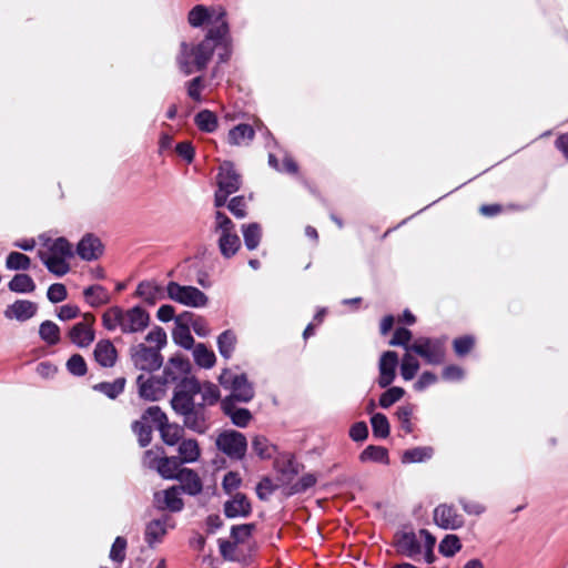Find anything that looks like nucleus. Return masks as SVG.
Masks as SVG:
<instances>
[{
  "label": "nucleus",
  "instance_id": "nucleus-1",
  "mask_svg": "<svg viewBox=\"0 0 568 568\" xmlns=\"http://www.w3.org/2000/svg\"><path fill=\"white\" fill-rule=\"evenodd\" d=\"M217 52V63H226L232 55V37L230 27L210 28L204 38L197 43L182 41L175 62L184 75L202 72L207 68L214 51Z\"/></svg>",
  "mask_w": 568,
  "mask_h": 568
},
{
  "label": "nucleus",
  "instance_id": "nucleus-2",
  "mask_svg": "<svg viewBox=\"0 0 568 568\" xmlns=\"http://www.w3.org/2000/svg\"><path fill=\"white\" fill-rule=\"evenodd\" d=\"M150 324V314L140 305L129 310L111 306L102 314V325L106 331L120 328L123 334L143 332Z\"/></svg>",
  "mask_w": 568,
  "mask_h": 568
},
{
  "label": "nucleus",
  "instance_id": "nucleus-3",
  "mask_svg": "<svg viewBox=\"0 0 568 568\" xmlns=\"http://www.w3.org/2000/svg\"><path fill=\"white\" fill-rule=\"evenodd\" d=\"M173 412L182 418L183 427L203 435L211 427V414L206 406L195 400L171 405Z\"/></svg>",
  "mask_w": 568,
  "mask_h": 568
},
{
  "label": "nucleus",
  "instance_id": "nucleus-4",
  "mask_svg": "<svg viewBox=\"0 0 568 568\" xmlns=\"http://www.w3.org/2000/svg\"><path fill=\"white\" fill-rule=\"evenodd\" d=\"M219 383L231 392L225 398L231 402L250 403L255 396L254 384L248 381L245 373H235L231 368H224L219 376Z\"/></svg>",
  "mask_w": 568,
  "mask_h": 568
},
{
  "label": "nucleus",
  "instance_id": "nucleus-5",
  "mask_svg": "<svg viewBox=\"0 0 568 568\" xmlns=\"http://www.w3.org/2000/svg\"><path fill=\"white\" fill-rule=\"evenodd\" d=\"M143 419L151 420L155 425L166 445L174 446L182 440L185 427L169 423L166 414L159 406L148 407L143 413Z\"/></svg>",
  "mask_w": 568,
  "mask_h": 568
},
{
  "label": "nucleus",
  "instance_id": "nucleus-6",
  "mask_svg": "<svg viewBox=\"0 0 568 568\" xmlns=\"http://www.w3.org/2000/svg\"><path fill=\"white\" fill-rule=\"evenodd\" d=\"M446 337H419L409 347L429 365H440L446 356Z\"/></svg>",
  "mask_w": 568,
  "mask_h": 568
},
{
  "label": "nucleus",
  "instance_id": "nucleus-7",
  "mask_svg": "<svg viewBox=\"0 0 568 568\" xmlns=\"http://www.w3.org/2000/svg\"><path fill=\"white\" fill-rule=\"evenodd\" d=\"M226 16V10L221 6L196 4L189 11L187 22L192 28H202L205 24H212L211 28H220L224 24L230 27Z\"/></svg>",
  "mask_w": 568,
  "mask_h": 568
},
{
  "label": "nucleus",
  "instance_id": "nucleus-8",
  "mask_svg": "<svg viewBox=\"0 0 568 568\" xmlns=\"http://www.w3.org/2000/svg\"><path fill=\"white\" fill-rule=\"evenodd\" d=\"M216 448L232 460H242L247 452V439L244 434L225 429L215 439Z\"/></svg>",
  "mask_w": 568,
  "mask_h": 568
},
{
  "label": "nucleus",
  "instance_id": "nucleus-9",
  "mask_svg": "<svg viewBox=\"0 0 568 568\" xmlns=\"http://www.w3.org/2000/svg\"><path fill=\"white\" fill-rule=\"evenodd\" d=\"M166 293L170 300L189 307H204L209 302V297L199 288L176 282H169Z\"/></svg>",
  "mask_w": 568,
  "mask_h": 568
},
{
  "label": "nucleus",
  "instance_id": "nucleus-10",
  "mask_svg": "<svg viewBox=\"0 0 568 568\" xmlns=\"http://www.w3.org/2000/svg\"><path fill=\"white\" fill-rule=\"evenodd\" d=\"M131 357L138 369L149 373L158 371L163 365V356L159 349L143 343L132 348Z\"/></svg>",
  "mask_w": 568,
  "mask_h": 568
},
{
  "label": "nucleus",
  "instance_id": "nucleus-11",
  "mask_svg": "<svg viewBox=\"0 0 568 568\" xmlns=\"http://www.w3.org/2000/svg\"><path fill=\"white\" fill-rule=\"evenodd\" d=\"M83 322L74 324L69 331L70 341L80 348L88 347L95 338L93 324L95 317L92 313L83 314Z\"/></svg>",
  "mask_w": 568,
  "mask_h": 568
},
{
  "label": "nucleus",
  "instance_id": "nucleus-12",
  "mask_svg": "<svg viewBox=\"0 0 568 568\" xmlns=\"http://www.w3.org/2000/svg\"><path fill=\"white\" fill-rule=\"evenodd\" d=\"M202 390V383L195 376L183 375L173 390L171 405L195 400V396Z\"/></svg>",
  "mask_w": 568,
  "mask_h": 568
},
{
  "label": "nucleus",
  "instance_id": "nucleus-13",
  "mask_svg": "<svg viewBox=\"0 0 568 568\" xmlns=\"http://www.w3.org/2000/svg\"><path fill=\"white\" fill-rule=\"evenodd\" d=\"M398 361V355L394 351H386L381 355L378 362V377L376 379L381 388H387L395 381Z\"/></svg>",
  "mask_w": 568,
  "mask_h": 568
},
{
  "label": "nucleus",
  "instance_id": "nucleus-14",
  "mask_svg": "<svg viewBox=\"0 0 568 568\" xmlns=\"http://www.w3.org/2000/svg\"><path fill=\"white\" fill-rule=\"evenodd\" d=\"M217 189L233 194L237 192L242 185L241 174L235 170L231 161H224L216 175Z\"/></svg>",
  "mask_w": 568,
  "mask_h": 568
},
{
  "label": "nucleus",
  "instance_id": "nucleus-15",
  "mask_svg": "<svg viewBox=\"0 0 568 568\" xmlns=\"http://www.w3.org/2000/svg\"><path fill=\"white\" fill-rule=\"evenodd\" d=\"M139 396L144 400L156 402L165 394V384L159 376L145 377L143 374L136 377Z\"/></svg>",
  "mask_w": 568,
  "mask_h": 568
},
{
  "label": "nucleus",
  "instance_id": "nucleus-16",
  "mask_svg": "<svg viewBox=\"0 0 568 568\" xmlns=\"http://www.w3.org/2000/svg\"><path fill=\"white\" fill-rule=\"evenodd\" d=\"M434 520L443 529L457 530L464 526V518L453 505L440 504L434 509Z\"/></svg>",
  "mask_w": 568,
  "mask_h": 568
},
{
  "label": "nucleus",
  "instance_id": "nucleus-17",
  "mask_svg": "<svg viewBox=\"0 0 568 568\" xmlns=\"http://www.w3.org/2000/svg\"><path fill=\"white\" fill-rule=\"evenodd\" d=\"M153 504L161 511L179 513L184 507V501L180 497V488L176 486L154 493Z\"/></svg>",
  "mask_w": 568,
  "mask_h": 568
},
{
  "label": "nucleus",
  "instance_id": "nucleus-18",
  "mask_svg": "<svg viewBox=\"0 0 568 568\" xmlns=\"http://www.w3.org/2000/svg\"><path fill=\"white\" fill-rule=\"evenodd\" d=\"M191 368L192 366L187 358L175 355L168 361L163 369V375L159 377L165 385L178 383L183 375L191 373Z\"/></svg>",
  "mask_w": 568,
  "mask_h": 568
},
{
  "label": "nucleus",
  "instance_id": "nucleus-19",
  "mask_svg": "<svg viewBox=\"0 0 568 568\" xmlns=\"http://www.w3.org/2000/svg\"><path fill=\"white\" fill-rule=\"evenodd\" d=\"M223 513L229 519L247 518L252 514V505L245 494L235 493L224 503Z\"/></svg>",
  "mask_w": 568,
  "mask_h": 568
},
{
  "label": "nucleus",
  "instance_id": "nucleus-20",
  "mask_svg": "<svg viewBox=\"0 0 568 568\" xmlns=\"http://www.w3.org/2000/svg\"><path fill=\"white\" fill-rule=\"evenodd\" d=\"M394 545L397 552L408 558H415L422 552L420 542L414 531H398Z\"/></svg>",
  "mask_w": 568,
  "mask_h": 568
},
{
  "label": "nucleus",
  "instance_id": "nucleus-21",
  "mask_svg": "<svg viewBox=\"0 0 568 568\" xmlns=\"http://www.w3.org/2000/svg\"><path fill=\"white\" fill-rule=\"evenodd\" d=\"M221 409L230 417L233 425L245 428L253 418L252 413L247 408L236 407L235 402H231V398H223L221 400Z\"/></svg>",
  "mask_w": 568,
  "mask_h": 568
},
{
  "label": "nucleus",
  "instance_id": "nucleus-22",
  "mask_svg": "<svg viewBox=\"0 0 568 568\" xmlns=\"http://www.w3.org/2000/svg\"><path fill=\"white\" fill-rule=\"evenodd\" d=\"M103 253V245L93 234L84 235L77 245V254L84 261L98 260Z\"/></svg>",
  "mask_w": 568,
  "mask_h": 568
},
{
  "label": "nucleus",
  "instance_id": "nucleus-23",
  "mask_svg": "<svg viewBox=\"0 0 568 568\" xmlns=\"http://www.w3.org/2000/svg\"><path fill=\"white\" fill-rule=\"evenodd\" d=\"M172 518L169 515H163L161 518L153 519L146 524L144 539L149 547H153L156 542L161 541L162 537L166 534V527H173L170 524Z\"/></svg>",
  "mask_w": 568,
  "mask_h": 568
},
{
  "label": "nucleus",
  "instance_id": "nucleus-24",
  "mask_svg": "<svg viewBox=\"0 0 568 568\" xmlns=\"http://www.w3.org/2000/svg\"><path fill=\"white\" fill-rule=\"evenodd\" d=\"M93 356L100 366L110 368L116 363L118 351L110 339H101L95 344Z\"/></svg>",
  "mask_w": 568,
  "mask_h": 568
},
{
  "label": "nucleus",
  "instance_id": "nucleus-25",
  "mask_svg": "<svg viewBox=\"0 0 568 568\" xmlns=\"http://www.w3.org/2000/svg\"><path fill=\"white\" fill-rule=\"evenodd\" d=\"M38 305L34 302L27 300H18L9 305L4 311L7 318H16L17 321L24 322L36 315Z\"/></svg>",
  "mask_w": 568,
  "mask_h": 568
},
{
  "label": "nucleus",
  "instance_id": "nucleus-26",
  "mask_svg": "<svg viewBox=\"0 0 568 568\" xmlns=\"http://www.w3.org/2000/svg\"><path fill=\"white\" fill-rule=\"evenodd\" d=\"M181 483L179 487L183 493L190 496L199 495L203 489V484L197 473L191 468H181L176 478Z\"/></svg>",
  "mask_w": 568,
  "mask_h": 568
},
{
  "label": "nucleus",
  "instance_id": "nucleus-27",
  "mask_svg": "<svg viewBox=\"0 0 568 568\" xmlns=\"http://www.w3.org/2000/svg\"><path fill=\"white\" fill-rule=\"evenodd\" d=\"M181 465V460L176 456L161 458L153 457L150 463V467L155 468L164 479H176Z\"/></svg>",
  "mask_w": 568,
  "mask_h": 568
},
{
  "label": "nucleus",
  "instance_id": "nucleus-28",
  "mask_svg": "<svg viewBox=\"0 0 568 568\" xmlns=\"http://www.w3.org/2000/svg\"><path fill=\"white\" fill-rule=\"evenodd\" d=\"M135 295L141 297L150 306L155 305L159 300L164 297L162 286L153 281L140 282Z\"/></svg>",
  "mask_w": 568,
  "mask_h": 568
},
{
  "label": "nucleus",
  "instance_id": "nucleus-29",
  "mask_svg": "<svg viewBox=\"0 0 568 568\" xmlns=\"http://www.w3.org/2000/svg\"><path fill=\"white\" fill-rule=\"evenodd\" d=\"M83 297L85 303L93 308L105 305L110 303L111 300L108 290L100 284H93L85 287L83 290Z\"/></svg>",
  "mask_w": 568,
  "mask_h": 568
},
{
  "label": "nucleus",
  "instance_id": "nucleus-30",
  "mask_svg": "<svg viewBox=\"0 0 568 568\" xmlns=\"http://www.w3.org/2000/svg\"><path fill=\"white\" fill-rule=\"evenodd\" d=\"M179 456H176L181 464L195 463L201 455L199 443L194 438L182 439L178 446Z\"/></svg>",
  "mask_w": 568,
  "mask_h": 568
},
{
  "label": "nucleus",
  "instance_id": "nucleus-31",
  "mask_svg": "<svg viewBox=\"0 0 568 568\" xmlns=\"http://www.w3.org/2000/svg\"><path fill=\"white\" fill-rule=\"evenodd\" d=\"M48 247V255L70 260L74 256L72 244L63 236L53 241L48 239L44 242Z\"/></svg>",
  "mask_w": 568,
  "mask_h": 568
},
{
  "label": "nucleus",
  "instance_id": "nucleus-32",
  "mask_svg": "<svg viewBox=\"0 0 568 568\" xmlns=\"http://www.w3.org/2000/svg\"><path fill=\"white\" fill-rule=\"evenodd\" d=\"M39 257L48 271L55 276H63L70 271L68 260L48 255L47 252L39 251Z\"/></svg>",
  "mask_w": 568,
  "mask_h": 568
},
{
  "label": "nucleus",
  "instance_id": "nucleus-33",
  "mask_svg": "<svg viewBox=\"0 0 568 568\" xmlns=\"http://www.w3.org/2000/svg\"><path fill=\"white\" fill-rule=\"evenodd\" d=\"M126 379L118 377L113 382H101L94 384L92 389L105 395L110 399H115L124 392Z\"/></svg>",
  "mask_w": 568,
  "mask_h": 568
},
{
  "label": "nucleus",
  "instance_id": "nucleus-34",
  "mask_svg": "<svg viewBox=\"0 0 568 568\" xmlns=\"http://www.w3.org/2000/svg\"><path fill=\"white\" fill-rule=\"evenodd\" d=\"M254 136L255 131L252 125L240 123L229 131L227 141L232 145H241L245 141H252Z\"/></svg>",
  "mask_w": 568,
  "mask_h": 568
},
{
  "label": "nucleus",
  "instance_id": "nucleus-35",
  "mask_svg": "<svg viewBox=\"0 0 568 568\" xmlns=\"http://www.w3.org/2000/svg\"><path fill=\"white\" fill-rule=\"evenodd\" d=\"M362 463L373 462L383 465L389 464L388 449L383 446L368 445L358 456Z\"/></svg>",
  "mask_w": 568,
  "mask_h": 568
},
{
  "label": "nucleus",
  "instance_id": "nucleus-36",
  "mask_svg": "<svg viewBox=\"0 0 568 568\" xmlns=\"http://www.w3.org/2000/svg\"><path fill=\"white\" fill-rule=\"evenodd\" d=\"M434 456V448L432 446H418L406 449L402 455L403 464L424 463Z\"/></svg>",
  "mask_w": 568,
  "mask_h": 568
},
{
  "label": "nucleus",
  "instance_id": "nucleus-37",
  "mask_svg": "<svg viewBox=\"0 0 568 568\" xmlns=\"http://www.w3.org/2000/svg\"><path fill=\"white\" fill-rule=\"evenodd\" d=\"M241 247V240L235 233L221 234L219 239V248L223 257L231 258Z\"/></svg>",
  "mask_w": 568,
  "mask_h": 568
},
{
  "label": "nucleus",
  "instance_id": "nucleus-38",
  "mask_svg": "<svg viewBox=\"0 0 568 568\" xmlns=\"http://www.w3.org/2000/svg\"><path fill=\"white\" fill-rule=\"evenodd\" d=\"M242 233L244 244L248 251H254L258 247L262 239V227L258 223L253 222L242 225Z\"/></svg>",
  "mask_w": 568,
  "mask_h": 568
},
{
  "label": "nucleus",
  "instance_id": "nucleus-39",
  "mask_svg": "<svg viewBox=\"0 0 568 568\" xmlns=\"http://www.w3.org/2000/svg\"><path fill=\"white\" fill-rule=\"evenodd\" d=\"M236 342H237V338H236V334L234 333V331L226 329V331L222 332L217 336V348H219L220 355L225 359L231 358L235 351Z\"/></svg>",
  "mask_w": 568,
  "mask_h": 568
},
{
  "label": "nucleus",
  "instance_id": "nucleus-40",
  "mask_svg": "<svg viewBox=\"0 0 568 568\" xmlns=\"http://www.w3.org/2000/svg\"><path fill=\"white\" fill-rule=\"evenodd\" d=\"M39 336L49 346H53L60 343L61 331L54 322L47 320L39 326Z\"/></svg>",
  "mask_w": 568,
  "mask_h": 568
},
{
  "label": "nucleus",
  "instance_id": "nucleus-41",
  "mask_svg": "<svg viewBox=\"0 0 568 568\" xmlns=\"http://www.w3.org/2000/svg\"><path fill=\"white\" fill-rule=\"evenodd\" d=\"M194 123L202 132L212 133L219 126V120L214 112L205 109L197 112L194 116Z\"/></svg>",
  "mask_w": 568,
  "mask_h": 568
},
{
  "label": "nucleus",
  "instance_id": "nucleus-42",
  "mask_svg": "<svg viewBox=\"0 0 568 568\" xmlns=\"http://www.w3.org/2000/svg\"><path fill=\"white\" fill-rule=\"evenodd\" d=\"M193 357L194 362L203 368H211L216 362L214 352L203 343H199L193 347Z\"/></svg>",
  "mask_w": 568,
  "mask_h": 568
},
{
  "label": "nucleus",
  "instance_id": "nucleus-43",
  "mask_svg": "<svg viewBox=\"0 0 568 568\" xmlns=\"http://www.w3.org/2000/svg\"><path fill=\"white\" fill-rule=\"evenodd\" d=\"M8 287L14 293H32L36 290V283L32 277L26 273L16 274L9 282Z\"/></svg>",
  "mask_w": 568,
  "mask_h": 568
},
{
  "label": "nucleus",
  "instance_id": "nucleus-44",
  "mask_svg": "<svg viewBox=\"0 0 568 568\" xmlns=\"http://www.w3.org/2000/svg\"><path fill=\"white\" fill-rule=\"evenodd\" d=\"M373 435L377 439H384L389 436L390 426L386 415L374 413L371 417Z\"/></svg>",
  "mask_w": 568,
  "mask_h": 568
},
{
  "label": "nucleus",
  "instance_id": "nucleus-45",
  "mask_svg": "<svg viewBox=\"0 0 568 568\" xmlns=\"http://www.w3.org/2000/svg\"><path fill=\"white\" fill-rule=\"evenodd\" d=\"M172 338L175 344L185 349H191L195 346L189 325H175L172 332Z\"/></svg>",
  "mask_w": 568,
  "mask_h": 568
},
{
  "label": "nucleus",
  "instance_id": "nucleus-46",
  "mask_svg": "<svg viewBox=\"0 0 568 568\" xmlns=\"http://www.w3.org/2000/svg\"><path fill=\"white\" fill-rule=\"evenodd\" d=\"M149 420L143 419L132 423V432L136 435L139 445L146 447L152 440V427L148 424Z\"/></svg>",
  "mask_w": 568,
  "mask_h": 568
},
{
  "label": "nucleus",
  "instance_id": "nucleus-47",
  "mask_svg": "<svg viewBox=\"0 0 568 568\" xmlns=\"http://www.w3.org/2000/svg\"><path fill=\"white\" fill-rule=\"evenodd\" d=\"M385 389L386 390L381 394L378 399V405L384 409L389 408L393 404L400 400L405 395V389L399 386H388Z\"/></svg>",
  "mask_w": 568,
  "mask_h": 568
},
{
  "label": "nucleus",
  "instance_id": "nucleus-48",
  "mask_svg": "<svg viewBox=\"0 0 568 568\" xmlns=\"http://www.w3.org/2000/svg\"><path fill=\"white\" fill-rule=\"evenodd\" d=\"M199 394L202 398L200 403L206 407L214 406L221 399L220 388L211 382L202 383V390Z\"/></svg>",
  "mask_w": 568,
  "mask_h": 568
},
{
  "label": "nucleus",
  "instance_id": "nucleus-49",
  "mask_svg": "<svg viewBox=\"0 0 568 568\" xmlns=\"http://www.w3.org/2000/svg\"><path fill=\"white\" fill-rule=\"evenodd\" d=\"M414 409L415 406L413 404H405L397 407L396 416L400 424V428L405 432V434H410L414 430V425L412 423Z\"/></svg>",
  "mask_w": 568,
  "mask_h": 568
},
{
  "label": "nucleus",
  "instance_id": "nucleus-50",
  "mask_svg": "<svg viewBox=\"0 0 568 568\" xmlns=\"http://www.w3.org/2000/svg\"><path fill=\"white\" fill-rule=\"evenodd\" d=\"M256 525L254 523L234 525L231 527V538L235 544H244L248 538L252 537Z\"/></svg>",
  "mask_w": 568,
  "mask_h": 568
},
{
  "label": "nucleus",
  "instance_id": "nucleus-51",
  "mask_svg": "<svg viewBox=\"0 0 568 568\" xmlns=\"http://www.w3.org/2000/svg\"><path fill=\"white\" fill-rule=\"evenodd\" d=\"M31 265V260L28 255L20 252H11L6 258V266L9 270L27 271Z\"/></svg>",
  "mask_w": 568,
  "mask_h": 568
},
{
  "label": "nucleus",
  "instance_id": "nucleus-52",
  "mask_svg": "<svg viewBox=\"0 0 568 568\" xmlns=\"http://www.w3.org/2000/svg\"><path fill=\"white\" fill-rule=\"evenodd\" d=\"M460 548L462 542L456 535H446L438 546V550L444 557L455 556Z\"/></svg>",
  "mask_w": 568,
  "mask_h": 568
},
{
  "label": "nucleus",
  "instance_id": "nucleus-53",
  "mask_svg": "<svg viewBox=\"0 0 568 568\" xmlns=\"http://www.w3.org/2000/svg\"><path fill=\"white\" fill-rule=\"evenodd\" d=\"M419 369L418 361L409 353H406L400 363V375L405 381H412Z\"/></svg>",
  "mask_w": 568,
  "mask_h": 568
},
{
  "label": "nucleus",
  "instance_id": "nucleus-54",
  "mask_svg": "<svg viewBox=\"0 0 568 568\" xmlns=\"http://www.w3.org/2000/svg\"><path fill=\"white\" fill-rule=\"evenodd\" d=\"M65 366L68 372L77 377L84 376L88 372L85 359L80 354L71 355L70 358L67 361Z\"/></svg>",
  "mask_w": 568,
  "mask_h": 568
},
{
  "label": "nucleus",
  "instance_id": "nucleus-55",
  "mask_svg": "<svg viewBox=\"0 0 568 568\" xmlns=\"http://www.w3.org/2000/svg\"><path fill=\"white\" fill-rule=\"evenodd\" d=\"M412 337L413 334L408 328L397 327L394 332L393 337L389 341V345L404 347L407 351V353H410L412 349L409 347L412 346V344H409V342Z\"/></svg>",
  "mask_w": 568,
  "mask_h": 568
},
{
  "label": "nucleus",
  "instance_id": "nucleus-56",
  "mask_svg": "<svg viewBox=\"0 0 568 568\" xmlns=\"http://www.w3.org/2000/svg\"><path fill=\"white\" fill-rule=\"evenodd\" d=\"M252 449L261 459H270L272 457V446L266 437L256 435L252 439Z\"/></svg>",
  "mask_w": 568,
  "mask_h": 568
},
{
  "label": "nucleus",
  "instance_id": "nucleus-57",
  "mask_svg": "<svg viewBox=\"0 0 568 568\" xmlns=\"http://www.w3.org/2000/svg\"><path fill=\"white\" fill-rule=\"evenodd\" d=\"M214 231L220 234L235 233V224L225 213L216 211Z\"/></svg>",
  "mask_w": 568,
  "mask_h": 568
},
{
  "label": "nucleus",
  "instance_id": "nucleus-58",
  "mask_svg": "<svg viewBox=\"0 0 568 568\" xmlns=\"http://www.w3.org/2000/svg\"><path fill=\"white\" fill-rule=\"evenodd\" d=\"M475 345V338L471 335L457 337L453 342V347L457 356L467 355Z\"/></svg>",
  "mask_w": 568,
  "mask_h": 568
},
{
  "label": "nucleus",
  "instance_id": "nucleus-59",
  "mask_svg": "<svg viewBox=\"0 0 568 568\" xmlns=\"http://www.w3.org/2000/svg\"><path fill=\"white\" fill-rule=\"evenodd\" d=\"M187 95L195 102L202 101V90L205 88L204 79L202 75L195 77L186 82Z\"/></svg>",
  "mask_w": 568,
  "mask_h": 568
},
{
  "label": "nucleus",
  "instance_id": "nucleus-60",
  "mask_svg": "<svg viewBox=\"0 0 568 568\" xmlns=\"http://www.w3.org/2000/svg\"><path fill=\"white\" fill-rule=\"evenodd\" d=\"M126 539L118 536L110 550V559L116 564H122L125 559Z\"/></svg>",
  "mask_w": 568,
  "mask_h": 568
},
{
  "label": "nucleus",
  "instance_id": "nucleus-61",
  "mask_svg": "<svg viewBox=\"0 0 568 568\" xmlns=\"http://www.w3.org/2000/svg\"><path fill=\"white\" fill-rule=\"evenodd\" d=\"M145 341L149 343H155L156 345L154 348L159 349L160 352L166 345L168 336L162 327L155 326L146 334Z\"/></svg>",
  "mask_w": 568,
  "mask_h": 568
},
{
  "label": "nucleus",
  "instance_id": "nucleus-62",
  "mask_svg": "<svg viewBox=\"0 0 568 568\" xmlns=\"http://www.w3.org/2000/svg\"><path fill=\"white\" fill-rule=\"evenodd\" d=\"M316 484V477L313 474L303 475L296 483L291 486V494H302L312 488Z\"/></svg>",
  "mask_w": 568,
  "mask_h": 568
},
{
  "label": "nucleus",
  "instance_id": "nucleus-63",
  "mask_svg": "<svg viewBox=\"0 0 568 568\" xmlns=\"http://www.w3.org/2000/svg\"><path fill=\"white\" fill-rule=\"evenodd\" d=\"M47 297L51 303L63 302L68 297V291L64 284L54 283L51 284L47 292Z\"/></svg>",
  "mask_w": 568,
  "mask_h": 568
},
{
  "label": "nucleus",
  "instance_id": "nucleus-64",
  "mask_svg": "<svg viewBox=\"0 0 568 568\" xmlns=\"http://www.w3.org/2000/svg\"><path fill=\"white\" fill-rule=\"evenodd\" d=\"M227 209L237 219H243L246 216V201L243 195L234 196L227 203Z\"/></svg>",
  "mask_w": 568,
  "mask_h": 568
}]
</instances>
